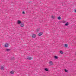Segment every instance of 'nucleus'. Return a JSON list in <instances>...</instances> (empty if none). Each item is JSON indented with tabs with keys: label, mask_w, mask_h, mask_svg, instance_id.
<instances>
[{
	"label": "nucleus",
	"mask_w": 76,
	"mask_h": 76,
	"mask_svg": "<svg viewBox=\"0 0 76 76\" xmlns=\"http://www.w3.org/2000/svg\"><path fill=\"white\" fill-rule=\"evenodd\" d=\"M45 71H46V72H48V69L47 68H45Z\"/></svg>",
	"instance_id": "nucleus-13"
},
{
	"label": "nucleus",
	"mask_w": 76,
	"mask_h": 76,
	"mask_svg": "<svg viewBox=\"0 0 76 76\" xmlns=\"http://www.w3.org/2000/svg\"><path fill=\"white\" fill-rule=\"evenodd\" d=\"M52 18H53V19H54V17L53 16H52Z\"/></svg>",
	"instance_id": "nucleus-21"
},
{
	"label": "nucleus",
	"mask_w": 76,
	"mask_h": 76,
	"mask_svg": "<svg viewBox=\"0 0 76 76\" xmlns=\"http://www.w3.org/2000/svg\"><path fill=\"white\" fill-rule=\"evenodd\" d=\"M15 73V72L13 71H11L10 72V73L12 75L14 74V73Z\"/></svg>",
	"instance_id": "nucleus-7"
},
{
	"label": "nucleus",
	"mask_w": 76,
	"mask_h": 76,
	"mask_svg": "<svg viewBox=\"0 0 76 76\" xmlns=\"http://www.w3.org/2000/svg\"><path fill=\"white\" fill-rule=\"evenodd\" d=\"M25 26V24L24 23H21V24H20V26L21 27H23Z\"/></svg>",
	"instance_id": "nucleus-2"
},
{
	"label": "nucleus",
	"mask_w": 76,
	"mask_h": 76,
	"mask_svg": "<svg viewBox=\"0 0 76 76\" xmlns=\"http://www.w3.org/2000/svg\"><path fill=\"white\" fill-rule=\"evenodd\" d=\"M5 47L6 48H7L9 47V45L7 44V43H6L5 44Z\"/></svg>",
	"instance_id": "nucleus-6"
},
{
	"label": "nucleus",
	"mask_w": 76,
	"mask_h": 76,
	"mask_svg": "<svg viewBox=\"0 0 76 76\" xmlns=\"http://www.w3.org/2000/svg\"><path fill=\"white\" fill-rule=\"evenodd\" d=\"M65 71L66 72H67V70L66 69H65Z\"/></svg>",
	"instance_id": "nucleus-20"
},
{
	"label": "nucleus",
	"mask_w": 76,
	"mask_h": 76,
	"mask_svg": "<svg viewBox=\"0 0 76 76\" xmlns=\"http://www.w3.org/2000/svg\"><path fill=\"white\" fill-rule=\"evenodd\" d=\"M37 32H38V31H39V29L37 28Z\"/></svg>",
	"instance_id": "nucleus-17"
},
{
	"label": "nucleus",
	"mask_w": 76,
	"mask_h": 76,
	"mask_svg": "<svg viewBox=\"0 0 76 76\" xmlns=\"http://www.w3.org/2000/svg\"><path fill=\"white\" fill-rule=\"evenodd\" d=\"M69 23L68 22H67L66 24H65V26H68L69 25Z\"/></svg>",
	"instance_id": "nucleus-12"
},
{
	"label": "nucleus",
	"mask_w": 76,
	"mask_h": 76,
	"mask_svg": "<svg viewBox=\"0 0 76 76\" xmlns=\"http://www.w3.org/2000/svg\"><path fill=\"white\" fill-rule=\"evenodd\" d=\"M22 14H25V12L24 11H23L22 12Z\"/></svg>",
	"instance_id": "nucleus-18"
},
{
	"label": "nucleus",
	"mask_w": 76,
	"mask_h": 76,
	"mask_svg": "<svg viewBox=\"0 0 76 76\" xmlns=\"http://www.w3.org/2000/svg\"><path fill=\"white\" fill-rule=\"evenodd\" d=\"M62 22H63V23H66V22L65 21L63 20L62 21Z\"/></svg>",
	"instance_id": "nucleus-16"
},
{
	"label": "nucleus",
	"mask_w": 76,
	"mask_h": 76,
	"mask_svg": "<svg viewBox=\"0 0 76 76\" xmlns=\"http://www.w3.org/2000/svg\"><path fill=\"white\" fill-rule=\"evenodd\" d=\"M60 54H63V52L61 50H60Z\"/></svg>",
	"instance_id": "nucleus-9"
},
{
	"label": "nucleus",
	"mask_w": 76,
	"mask_h": 76,
	"mask_svg": "<svg viewBox=\"0 0 76 76\" xmlns=\"http://www.w3.org/2000/svg\"><path fill=\"white\" fill-rule=\"evenodd\" d=\"M75 12H76V10H75Z\"/></svg>",
	"instance_id": "nucleus-23"
},
{
	"label": "nucleus",
	"mask_w": 76,
	"mask_h": 76,
	"mask_svg": "<svg viewBox=\"0 0 76 76\" xmlns=\"http://www.w3.org/2000/svg\"><path fill=\"white\" fill-rule=\"evenodd\" d=\"M61 19V18L60 16H59L58 18V20H60Z\"/></svg>",
	"instance_id": "nucleus-11"
},
{
	"label": "nucleus",
	"mask_w": 76,
	"mask_h": 76,
	"mask_svg": "<svg viewBox=\"0 0 76 76\" xmlns=\"http://www.w3.org/2000/svg\"><path fill=\"white\" fill-rule=\"evenodd\" d=\"M54 58H55V59H57V58H58V57H57V56H55L54 57Z\"/></svg>",
	"instance_id": "nucleus-15"
},
{
	"label": "nucleus",
	"mask_w": 76,
	"mask_h": 76,
	"mask_svg": "<svg viewBox=\"0 0 76 76\" xmlns=\"http://www.w3.org/2000/svg\"><path fill=\"white\" fill-rule=\"evenodd\" d=\"M42 32H40L38 34L39 36V37H41L42 35Z\"/></svg>",
	"instance_id": "nucleus-5"
},
{
	"label": "nucleus",
	"mask_w": 76,
	"mask_h": 76,
	"mask_svg": "<svg viewBox=\"0 0 76 76\" xmlns=\"http://www.w3.org/2000/svg\"><path fill=\"white\" fill-rule=\"evenodd\" d=\"M1 69L2 70H4V67H3V66H1Z\"/></svg>",
	"instance_id": "nucleus-8"
},
{
	"label": "nucleus",
	"mask_w": 76,
	"mask_h": 76,
	"mask_svg": "<svg viewBox=\"0 0 76 76\" xmlns=\"http://www.w3.org/2000/svg\"><path fill=\"white\" fill-rule=\"evenodd\" d=\"M49 63L50 64V65H53V62L51 61H50L49 62Z\"/></svg>",
	"instance_id": "nucleus-3"
},
{
	"label": "nucleus",
	"mask_w": 76,
	"mask_h": 76,
	"mask_svg": "<svg viewBox=\"0 0 76 76\" xmlns=\"http://www.w3.org/2000/svg\"><path fill=\"white\" fill-rule=\"evenodd\" d=\"M22 23V22L20 20H18L17 22L18 24L19 25L20 24H21Z\"/></svg>",
	"instance_id": "nucleus-4"
},
{
	"label": "nucleus",
	"mask_w": 76,
	"mask_h": 76,
	"mask_svg": "<svg viewBox=\"0 0 76 76\" xmlns=\"http://www.w3.org/2000/svg\"><path fill=\"white\" fill-rule=\"evenodd\" d=\"M36 37V35L35 34H33L32 35V37L33 38H35Z\"/></svg>",
	"instance_id": "nucleus-1"
},
{
	"label": "nucleus",
	"mask_w": 76,
	"mask_h": 76,
	"mask_svg": "<svg viewBox=\"0 0 76 76\" xmlns=\"http://www.w3.org/2000/svg\"><path fill=\"white\" fill-rule=\"evenodd\" d=\"M64 46L66 47H68V45L67 44H66L64 45Z\"/></svg>",
	"instance_id": "nucleus-10"
},
{
	"label": "nucleus",
	"mask_w": 76,
	"mask_h": 76,
	"mask_svg": "<svg viewBox=\"0 0 76 76\" xmlns=\"http://www.w3.org/2000/svg\"><path fill=\"white\" fill-rule=\"evenodd\" d=\"M6 51H10V49H6Z\"/></svg>",
	"instance_id": "nucleus-19"
},
{
	"label": "nucleus",
	"mask_w": 76,
	"mask_h": 76,
	"mask_svg": "<svg viewBox=\"0 0 76 76\" xmlns=\"http://www.w3.org/2000/svg\"><path fill=\"white\" fill-rule=\"evenodd\" d=\"M27 59H28V60H31L32 58L31 57H28L27 58Z\"/></svg>",
	"instance_id": "nucleus-14"
},
{
	"label": "nucleus",
	"mask_w": 76,
	"mask_h": 76,
	"mask_svg": "<svg viewBox=\"0 0 76 76\" xmlns=\"http://www.w3.org/2000/svg\"><path fill=\"white\" fill-rule=\"evenodd\" d=\"M12 59H15V58L14 57H13V58H12Z\"/></svg>",
	"instance_id": "nucleus-22"
}]
</instances>
